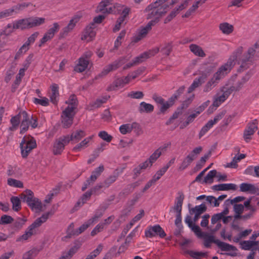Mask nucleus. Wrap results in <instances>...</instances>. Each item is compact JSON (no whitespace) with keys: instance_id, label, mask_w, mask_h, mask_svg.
<instances>
[{"instance_id":"f257e3e1","label":"nucleus","mask_w":259,"mask_h":259,"mask_svg":"<svg viewBox=\"0 0 259 259\" xmlns=\"http://www.w3.org/2000/svg\"><path fill=\"white\" fill-rule=\"evenodd\" d=\"M198 238H204V246L206 248H210L211 243H213L215 244L223 251H229L230 250L237 251V248L231 244L227 243L221 241L219 239H215V237L212 234H209L207 233L202 232L200 229L195 234Z\"/></svg>"},{"instance_id":"f03ea898","label":"nucleus","mask_w":259,"mask_h":259,"mask_svg":"<svg viewBox=\"0 0 259 259\" xmlns=\"http://www.w3.org/2000/svg\"><path fill=\"white\" fill-rule=\"evenodd\" d=\"M242 47L239 48L233 54L230 56L227 63L221 66L215 72L214 77L215 80H220L225 74L229 72L231 69L235 65V61L237 59L238 56L242 53Z\"/></svg>"},{"instance_id":"7ed1b4c3","label":"nucleus","mask_w":259,"mask_h":259,"mask_svg":"<svg viewBox=\"0 0 259 259\" xmlns=\"http://www.w3.org/2000/svg\"><path fill=\"white\" fill-rule=\"evenodd\" d=\"M178 195L179 196L176 199L175 205L170 208V211L173 210L176 212V219L175 220V223L177 227L181 229L183 228V226L181 225L182 205L185 196L182 192H179Z\"/></svg>"},{"instance_id":"20e7f679","label":"nucleus","mask_w":259,"mask_h":259,"mask_svg":"<svg viewBox=\"0 0 259 259\" xmlns=\"http://www.w3.org/2000/svg\"><path fill=\"white\" fill-rule=\"evenodd\" d=\"M37 146L35 139L30 135L25 136L20 144L22 157L26 158L30 151Z\"/></svg>"},{"instance_id":"39448f33","label":"nucleus","mask_w":259,"mask_h":259,"mask_svg":"<svg viewBox=\"0 0 259 259\" xmlns=\"http://www.w3.org/2000/svg\"><path fill=\"white\" fill-rule=\"evenodd\" d=\"M105 18V17H94L93 21L90 23V24L85 27L81 39L82 40H85L89 38L88 40V41L92 40L96 34L95 31V29L97 27L96 24L102 23Z\"/></svg>"},{"instance_id":"423d86ee","label":"nucleus","mask_w":259,"mask_h":259,"mask_svg":"<svg viewBox=\"0 0 259 259\" xmlns=\"http://www.w3.org/2000/svg\"><path fill=\"white\" fill-rule=\"evenodd\" d=\"M44 22L45 19L41 17L33 21H31L30 18L22 19L17 21L16 24L13 25V28H19L23 30L39 26Z\"/></svg>"},{"instance_id":"0eeeda50","label":"nucleus","mask_w":259,"mask_h":259,"mask_svg":"<svg viewBox=\"0 0 259 259\" xmlns=\"http://www.w3.org/2000/svg\"><path fill=\"white\" fill-rule=\"evenodd\" d=\"M160 17H155L154 19L149 21L145 26L139 30L138 34L133 36L132 42L137 43L143 38L145 37L148 33L151 30L152 26H154L160 21Z\"/></svg>"},{"instance_id":"6e6552de","label":"nucleus","mask_w":259,"mask_h":259,"mask_svg":"<svg viewBox=\"0 0 259 259\" xmlns=\"http://www.w3.org/2000/svg\"><path fill=\"white\" fill-rule=\"evenodd\" d=\"M145 236L148 238H152L155 236H159L163 238L166 236V233L159 225H156L153 226H149L145 232Z\"/></svg>"},{"instance_id":"1a4fd4ad","label":"nucleus","mask_w":259,"mask_h":259,"mask_svg":"<svg viewBox=\"0 0 259 259\" xmlns=\"http://www.w3.org/2000/svg\"><path fill=\"white\" fill-rule=\"evenodd\" d=\"M257 120L254 119L251 122L248 123L246 128L243 132V139L246 143H248L252 139L251 136L253 135L257 130Z\"/></svg>"},{"instance_id":"9d476101","label":"nucleus","mask_w":259,"mask_h":259,"mask_svg":"<svg viewBox=\"0 0 259 259\" xmlns=\"http://www.w3.org/2000/svg\"><path fill=\"white\" fill-rule=\"evenodd\" d=\"M255 54L253 48H250L247 51L246 54L243 55L239 60V64H240V68L247 69L249 67L248 65H251L252 62V58Z\"/></svg>"},{"instance_id":"9b49d317","label":"nucleus","mask_w":259,"mask_h":259,"mask_svg":"<svg viewBox=\"0 0 259 259\" xmlns=\"http://www.w3.org/2000/svg\"><path fill=\"white\" fill-rule=\"evenodd\" d=\"M75 113L69 108H66L61 115L62 123L65 128H69L73 123Z\"/></svg>"},{"instance_id":"f8f14e48","label":"nucleus","mask_w":259,"mask_h":259,"mask_svg":"<svg viewBox=\"0 0 259 259\" xmlns=\"http://www.w3.org/2000/svg\"><path fill=\"white\" fill-rule=\"evenodd\" d=\"M108 11V14L126 16L130 14L131 9L123 5L116 4L113 7H109Z\"/></svg>"},{"instance_id":"ddd939ff","label":"nucleus","mask_w":259,"mask_h":259,"mask_svg":"<svg viewBox=\"0 0 259 259\" xmlns=\"http://www.w3.org/2000/svg\"><path fill=\"white\" fill-rule=\"evenodd\" d=\"M152 99L157 104L161 106L159 107V112L158 114H164L166 110L171 107V103L169 102V99L166 102L161 96H158L157 94H154L152 97Z\"/></svg>"},{"instance_id":"4468645a","label":"nucleus","mask_w":259,"mask_h":259,"mask_svg":"<svg viewBox=\"0 0 259 259\" xmlns=\"http://www.w3.org/2000/svg\"><path fill=\"white\" fill-rule=\"evenodd\" d=\"M60 27L59 23L56 22L53 23L52 27L47 31L43 37L41 39L40 44L39 45V46L40 47L42 44L52 39L55 33L59 31Z\"/></svg>"},{"instance_id":"2eb2a0df","label":"nucleus","mask_w":259,"mask_h":259,"mask_svg":"<svg viewBox=\"0 0 259 259\" xmlns=\"http://www.w3.org/2000/svg\"><path fill=\"white\" fill-rule=\"evenodd\" d=\"M169 0H156L155 2L150 4L145 10L146 12H150L148 14L149 16H156L155 15L154 11L159 9L160 7L167 4H169Z\"/></svg>"},{"instance_id":"dca6fc26","label":"nucleus","mask_w":259,"mask_h":259,"mask_svg":"<svg viewBox=\"0 0 259 259\" xmlns=\"http://www.w3.org/2000/svg\"><path fill=\"white\" fill-rule=\"evenodd\" d=\"M129 81L130 77L128 76L125 77L118 78L108 87L106 91L108 92L116 91L119 87H123L125 84L128 83Z\"/></svg>"},{"instance_id":"f3484780","label":"nucleus","mask_w":259,"mask_h":259,"mask_svg":"<svg viewBox=\"0 0 259 259\" xmlns=\"http://www.w3.org/2000/svg\"><path fill=\"white\" fill-rule=\"evenodd\" d=\"M207 77L208 73H202L200 76L198 78H196L194 80L192 84L188 88L187 93L190 94L194 91L196 88L201 85V84L205 81Z\"/></svg>"},{"instance_id":"a211bd4d","label":"nucleus","mask_w":259,"mask_h":259,"mask_svg":"<svg viewBox=\"0 0 259 259\" xmlns=\"http://www.w3.org/2000/svg\"><path fill=\"white\" fill-rule=\"evenodd\" d=\"M79 18V17H76L70 20L68 25L66 27H64L60 32V37H65L68 35V34L69 32H70L73 29V28L75 27L76 25V24L79 20V19H78Z\"/></svg>"},{"instance_id":"6ab92c4d","label":"nucleus","mask_w":259,"mask_h":259,"mask_svg":"<svg viewBox=\"0 0 259 259\" xmlns=\"http://www.w3.org/2000/svg\"><path fill=\"white\" fill-rule=\"evenodd\" d=\"M240 191L242 192H248L251 194L259 195V188L254 185L243 183L240 185Z\"/></svg>"},{"instance_id":"aec40b11","label":"nucleus","mask_w":259,"mask_h":259,"mask_svg":"<svg viewBox=\"0 0 259 259\" xmlns=\"http://www.w3.org/2000/svg\"><path fill=\"white\" fill-rule=\"evenodd\" d=\"M179 1V0H171L169 4H167V5L164 4V5L160 7L159 9H157L156 11L154 12L155 15H156V16H162V15H165L169 9L177 4Z\"/></svg>"},{"instance_id":"412c9836","label":"nucleus","mask_w":259,"mask_h":259,"mask_svg":"<svg viewBox=\"0 0 259 259\" xmlns=\"http://www.w3.org/2000/svg\"><path fill=\"white\" fill-rule=\"evenodd\" d=\"M54 212L52 211H49L43 214L40 217L35 220V221L31 225V229L32 228L35 229L40 227L42 223L47 221L49 217L52 216Z\"/></svg>"},{"instance_id":"4be33fe9","label":"nucleus","mask_w":259,"mask_h":259,"mask_svg":"<svg viewBox=\"0 0 259 259\" xmlns=\"http://www.w3.org/2000/svg\"><path fill=\"white\" fill-rule=\"evenodd\" d=\"M32 5L31 3H23L21 4L17 5L15 6H14L13 8L10 9L6 10L4 11L0 12V16H5L6 15H12L13 12H14L15 10H20L22 8L27 7L29 5Z\"/></svg>"},{"instance_id":"5701e85b","label":"nucleus","mask_w":259,"mask_h":259,"mask_svg":"<svg viewBox=\"0 0 259 259\" xmlns=\"http://www.w3.org/2000/svg\"><path fill=\"white\" fill-rule=\"evenodd\" d=\"M237 186L234 184H221L214 185L212 187V189L214 191H226V190H236Z\"/></svg>"},{"instance_id":"b1692460","label":"nucleus","mask_w":259,"mask_h":259,"mask_svg":"<svg viewBox=\"0 0 259 259\" xmlns=\"http://www.w3.org/2000/svg\"><path fill=\"white\" fill-rule=\"evenodd\" d=\"M89 61V60L81 57L79 59L78 64L75 66L74 71L77 72H82L87 68Z\"/></svg>"},{"instance_id":"393cba45","label":"nucleus","mask_w":259,"mask_h":259,"mask_svg":"<svg viewBox=\"0 0 259 259\" xmlns=\"http://www.w3.org/2000/svg\"><path fill=\"white\" fill-rule=\"evenodd\" d=\"M109 204H103L100 205L97 209H96L94 216L92 219V222L96 221L98 219L100 218L104 213L105 210L108 207Z\"/></svg>"},{"instance_id":"a878e982","label":"nucleus","mask_w":259,"mask_h":259,"mask_svg":"<svg viewBox=\"0 0 259 259\" xmlns=\"http://www.w3.org/2000/svg\"><path fill=\"white\" fill-rule=\"evenodd\" d=\"M80 246V244L75 243V245L72 247L67 252L63 253L61 256L58 259H70L77 251Z\"/></svg>"},{"instance_id":"bb28decb","label":"nucleus","mask_w":259,"mask_h":259,"mask_svg":"<svg viewBox=\"0 0 259 259\" xmlns=\"http://www.w3.org/2000/svg\"><path fill=\"white\" fill-rule=\"evenodd\" d=\"M31 209L42 211V204L41 202L37 198L33 196V199L27 204Z\"/></svg>"},{"instance_id":"cd10ccee","label":"nucleus","mask_w":259,"mask_h":259,"mask_svg":"<svg viewBox=\"0 0 259 259\" xmlns=\"http://www.w3.org/2000/svg\"><path fill=\"white\" fill-rule=\"evenodd\" d=\"M33 192L29 189H26L24 192L19 195V198L23 202H26L27 204L33 199Z\"/></svg>"},{"instance_id":"c85d7f7f","label":"nucleus","mask_w":259,"mask_h":259,"mask_svg":"<svg viewBox=\"0 0 259 259\" xmlns=\"http://www.w3.org/2000/svg\"><path fill=\"white\" fill-rule=\"evenodd\" d=\"M65 103L68 104V106L67 108H70L71 110V112H73L76 109L78 104L77 97L74 94L70 95L68 100Z\"/></svg>"},{"instance_id":"c756f323","label":"nucleus","mask_w":259,"mask_h":259,"mask_svg":"<svg viewBox=\"0 0 259 259\" xmlns=\"http://www.w3.org/2000/svg\"><path fill=\"white\" fill-rule=\"evenodd\" d=\"M154 106L151 104L147 103L145 102H142L138 108L139 111L142 113H151L154 110Z\"/></svg>"},{"instance_id":"7c9ffc66","label":"nucleus","mask_w":259,"mask_h":259,"mask_svg":"<svg viewBox=\"0 0 259 259\" xmlns=\"http://www.w3.org/2000/svg\"><path fill=\"white\" fill-rule=\"evenodd\" d=\"M122 170L121 169L119 171H118V169H116V170L114 172V175L110 176L107 179H106L103 184L105 186V188L109 187L113 183H114L117 179L118 177L119 174L121 173Z\"/></svg>"},{"instance_id":"2f4dec72","label":"nucleus","mask_w":259,"mask_h":259,"mask_svg":"<svg viewBox=\"0 0 259 259\" xmlns=\"http://www.w3.org/2000/svg\"><path fill=\"white\" fill-rule=\"evenodd\" d=\"M51 88L52 91V94L50 96L51 101L54 104H57L58 102L57 97L59 95L58 85L56 83H54Z\"/></svg>"},{"instance_id":"473e14b6","label":"nucleus","mask_w":259,"mask_h":259,"mask_svg":"<svg viewBox=\"0 0 259 259\" xmlns=\"http://www.w3.org/2000/svg\"><path fill=\"white\" fill-rule=\"evenodd\" d=\"M218 172L217 170L213 169L208 172L206 176L204 177L202 183L211 184L213 182L214 178L217 177Z\"/></svg>"},{"instance_id":"72a5a7b5","label":"nucleus","mask_w":259,"mask_h":259,"mask_svg":"<svg viewBox=\"0 0 259 259\" xmlns=\"http://www.w3.org/2000/svg\"><path fill=\"white\" fill-rule=\"evenodd\" d=\"M172 50V42H165L160 46V52L163 55L167 56H169Z\"/></svg>"},{"instance_id":"f704fd0d","label":"nucleus","mask_w":259,"mask_h":259,"mask_svg":"<svg viewBox=\"0 0 259 259\" xmlns=\"http://www.w3.org/2000/svg\"><path fill=\"white\" fill-rule=\"evenodd\" d=\"M190 49L195 55L200 57H204L205 54L201 47L195 44H191L190 47Z\"/></svg>"},{"instance_id":"c9c22d12","label":"nucleus","mask_w":259,"mask_h":259,"mask_svg":"<svg viewBox=\"0 0 259 259\" xmlns=\"http://www.w3.org/2000/svg\"><path fill=\"white\" fill-rule=\"evenodd\" d=\"M207 210V207L204 203H202L199 205H196L194 208L190 209V214L196 213L201 215Z\"/></svg>"},{"instance_id":"e433bc0d","label":"nucleus","mask_w":259,"mask_h":259,"mask_svg":"<svg viewBox=\"0 0 259 259\" xmlns=\"http://www.w3.org/2000/svg\"><path fill=\"white\" fill-rule=\"evenodd\" d=\"M185 89V87L184 85L180 87L178 90L176 91L175 93L169 98V102L171 103L170 105H173L175 104V101L178 99L180 96L184 93Z\"/></svg>"},{"instance_id":"4c0bfd02","label":"nucleus","mask_w":259,"mask_h":259,"mask_svg":"<svg viewBox=\"0 0 259 259\" xmlns=\"http://www.w3.org/2000/svg\"><path fill=\"white\" fill-rule=\"evenodd\" d=\"M21 119V113H19L17 115L11 118L10 122L12 124V126L10 127L9 130L13 131L17 129L20 124Z\"/></svg>"},{"instance_id":"58836bf2","label":"nucleus","mask_w":259,"mask_h":259,"mask_svg":"<svg viewBox=\"0 0 259 259\" xmlns=\"http://www.w3.org/2000/svg\"><path fill=\"white\" fill-rule=\"evenodd\" d=\"M189 0H186L178 7L175 8L169 13L168 16H176L180 11L184 9L188 4Z\"/></svg>"},{"instance_id":"ea45409f","label":"nucleus","mask_w":259,"mask_h":259,"mask_svg":"<svg viewBox=\"0 0 259 259\" xmlns=\"http://www.w3.org/2000/svg\"><path fill=\"white\" fill-rule=\"evenodd\" d=\"M220 29L224 34H229L233 31V26L232 25L227 22L221 23L219 26Z\"/></svg>"},{"instance_id":"a19ab883","label":"nucleus","mask_w":259,"mask_h":259,"mask_svg":"<svg viewBox=\"0 0 259 259\" xmlns=\"http://www.w3.org/2000/svg\"><path fill=\"white\" fill-rule=\"evenodd\" d=\"M109 4L106 3L105 1L101 2L97 7L96 11L97 13H101L102 14H108L109 8L107 7Z\"/></svg>"},{"instance_id":"79ce46f5","label":"nucleus","mask_w":259,"mask_h":259,"mask_svg":"<svg viewBox=\"0 0 259 259\" xmlns=\"http://www.w3.org/2000/svg\"><path fill=\"white\" fill-rule=\"evenodd\" d=\"M85 136V132L82 130H77L71 135V140L72 141H75V142H78L82 138Z\"/></svg>"},{"instance_id":"37998d69","label":"nucleus","mask_w":259,"mask_h":259,"mask_svg":"<svg viewBox=\"0 0 259 259\" xmlns=\"http://www.w3.org/2000/svg\"><path fill=\"white\" fill-rule=\"evenodd\" d=\"M185 221L186 223L188 224V227L191 228V230L195 233V234H196L201 229L198 226L196 225L194 223H193L190 216L187 215L185 218Z\"/></svg>"},{"instance_id":"c03bdc74","label":"nucleus","mask_w":259,"mask_h":259,"mask_svg":"<svg viewBox=\"0 0 259 259\" xmlns=\"http://www.w3.org/2000/svg\"><path fill=\"white\" fill-rule=\"evenodd\" d=\"M211 154V151L210 150L208 152L207 154H206L204 156L202 157L200 160L197 163L194 169L196 170H198L200 169L202 166L205 164L206 160L208 159V158L210 156Z\"/></svg>"},{"instance_id":"a18cd8bd","label":"nucleus","mask_w":259,"mask_h":259,"mask_svg":"<svg viewBox=\"0 0 259 259\" xmlns=\"http://www.w3.org/2000/svg\"><path fill=\"white\" fill-rule=\"evenodd\" d=\"M11 202L12 203L13 209L15 211H18L21 208V200L18 197L12 196L11 198Z\"/></svg>"},{"instance_id":"49530a36","label":"nucleus","mask_w":259,"mask_h":259,"mask_svg":"<svg viewBox=\"0 0 259 259\" xmlns=\"http://www.w3.org/2000/svg\"><path fill=\"white\" fill-rule=\"evenodd\" d=\"M104 167L103 165H100L97 167L92 173L90 178L92 180V182H95L97 178L100 176L101 173L104 171Z\"/></svg>"},{"instance_id":"de8ad7c7","label":"nucleus","mask_w":259,"mask_h":259,"mask_svg":"<svg viewBox=\"0 0 259 259\" xmlns=\"http://www.w3.org/2000/svg\"><path fill=\"white\" fill-rule=\"evenodd\" d=\"M35 228L31 229V225H30L25 231V233L18 238L16 241H21L22 240H26L33 234V230Z\"/></svg>"},{"instance_id":"09e8293b","label":"nucleus","mask_w":259,"mask_h":259,"mask_svg":"<svg viewBox=\"0 0 259 259\" xmlns=\"http://www.w3.org/2000/svg\"><path fill=\"white\" fill-rule=\"evenodd\" d=\"M194 160L193 158H192L189 154L186 156V157L183 160L182 163L180 164L179 170L180 171L184 170Z\"/></svg>"},{"instance_id":"8fccbe9b","label":"nucleus","mask_w":259,"mask_h":259,"mask_svg":"<svg viewBox=\"0 0 259 259\" xmlns=\"http://www.w3.org/2000/svg\"><path fill=\"white\" fill-rule=\"evenodd\" d=\"M64 149V144L59 140H56L54 145L53 153L54 155L60 154Z\"/></svg>"},{"instance_id":"3c124183","label":"nucleus","mask_w":259,"mask_h":259,"mask_svg":"<svg viewBox=\"0 0 259 259\" xmlns=\"http://www.w3.org/2000/svg\"><path fill=\"white\" fill-rule=\"evenodd\" d=\"M125 17H119L116 22V24L113 28V31L116 32L119 31L120 28L126 24Z\"/></svg>"},{"instance_id":"603ef678","label":"nucleus","mask_w":259,"mask_h":259,"mask_svg":"<svg viewBox=\"0 0 259 259\" xmlns=\"http://www.w3.org/2000/svg\"><path fill=\"white\" fill-rule=\"evenodd\" d=\"M219 80H215L214 75H213V77L207 82L203 88L204 92H208L211 91L213 87H214L217 83H218Z\"/></svg>"},{"instance_id":"864d4df0","label":"nucleus","mask_w":259,"mask_h":259,"mask_svg":"<svg viewBox=\"0 0 259 259\" xmlns=\"http://www.w3.org/2000/svg\"><path fill=\"white\" fill-rule=\"evenodd\" d=\"M141 196L142 194L141 193H136L134 194L133 198L130 200H128L126 203V205L129 208V209L128 210V211L132 209L133 206Z\"/></svg>"},{"instance_id":"5fc2aeb1","label":"nucleus","mask_w":259,"mask_h":259,"mask_svg":"<svg viewBox=\"0 0 259 259\" xmlns=\"http://www.w3.org/2000/svg\"><path fill=\"white\" fill-rule=\"evenodd\" d=\"M125 62L124 57H121L118 60L115 61L112 64H109V66L112 71L115 70Z\"/></svg>"},{"instance_id":"6e6d98bb","label":"nucleus","mask_w":259,"mask_h":259,"mask_svg":"<svg viewBox=\"0 0 259 259\" xmlns=\"http://www.w3.org/2000/svg\"><path fill=\"white\" fill-rule=\"evenodd\" d=\"M213 125L212 122L211 121H208L204 126L202 127L201 128L199 134V138L200 139L202 136H203L210 128L212 127Z\"/></svg>"},{"instance_id":"4d7b16f0","label":"nucleus","mask_w":259,"mask_h":259,"mask_svg":"<svg viewBox=\"0 0 259 259\" xmlns=\"http://www.w3.org/2000/svg\"><path fill=\"white\" fill-rule=\"evenodd\" d=\"M26 220V219L24 217L23 218H17L13 224L14 227L17 229H21L25 224Z\"/></svg>"},{"instance_id":"13d9d810","label":"nucleus","mask_w":259,"mask_h":259,"mask_svg":"<svg viewBox=\"0 0 259 259\" xmlns=\"http://www.w3.org/2000/svg\"><path fill=\"white\" fill-rule=\"evenodd\" d=\"M148 58H149V53L144 52L140 56L136 57L133 61L134 62V64L137 65L142 62L144 59Z\"/></svg>"},{"instance_id":"bf43d9fd","label":"nucleus","mask_w":259,"mask_h":259,"mask_svg":"<svg viewBox=\"0 0 259 259\" xmlns=\"http://www.w3.org/2000/svg\"><path fill=\"white\" fill-rule=\"evenodd\" d=\"M161 154V152L159 149H157L154 151V152L150 156L148 159L149 163H150L151 165L153 162H154L157 159L160 157Z\"/></svg>"},{"instance_id":"052dcab7","label":"nucleus","mask_w":259,"mask_h":259,"mask_svg":"<svg viewBox=\"0 0 259 259\" xmlns=\"http://www.w3.org/2000/svg\"><path fill=\"white\" fill-rule=\"evenodd\" d=\"M33 103L35 104L40 105L42 106H48L49 105V99L46 97H43L41 99L34 98Z\"/></svg>"},{"instance_id":"680f3d73","label":"nucleus","mask_w":259,"mask_h":259,"mask_svg":"<svg viewBox=\"0 0 259 259\" xmlns=\"http://www.w3.org/2000/svg\"><path fill=\"white\" fill-rule=\"evenodd\" d=\"M8 184L17 188H22L23 187V183L21 181L11 178L8 180Z\"/></svg>"},{"instance_id":"e2e57ef3","label":"nucleus","mask_w":259,"mask_h":259,"mask_svg":"<svg viewBox=\"0 0 259 259\" xmlns=\"http://www.w3.org/2000/svg\"><path fill=\"white\" fill-rule=\"evenodd\" d=\"M14 221V219L10 216L6 214L2 215L0 220L1 225H6L11 224Z\"/></svg>"},{"instance_id":"0e129e2a","label":"nucleus","mask_w":259,"mask_h":259,"mask_svg":"<svg viewBox=\"0 0 259 259\" xmlns=\"http://www.w3.org/2000/svg\"><path fill=\"white\" fill-rule=\"evenodd\" d=\"M91 139V137H89L84 139L80 143L76 145L73 149L74 151H80L82 148L86 146L89 142L90 140Z\"/></svg>"},{"instance_id":"69168bd1","label":"nucleus","mask_w":259,"mask_h":259,"mask_svg":"<svg viewBox=\"0 0 259 259\" xmlns=\"http://www.w3.org/2000/svg\"><path fill=\"white\" fill-rule=\"evenodd\" d=\"M245 199V197L244 196H237L233 199H228L225 201V205H230V204H232L234 203L241 202L244 200Z\"/></svg>"},{"instance_id":"338daca9","label":"nucleus","mask_w":259,"mask_h":259,"mask_svg":"<svg viewBox=\"0 0 259 259\" xmlns=\"http://www.w3.org/2000/svg\"><path fill=\"white\" fill-rule=\"evenodd\" d=\"M107 98H104L103 99H98L95 102L90 103V106L93 108L100 107L103 103H105Z\"/></svg>"},{"instance_id":"774afa93","label":"nucleus","mask_w":259,"mask_h":259,"mask_svg":"<svg viewBox=\"0 0 259 259\" xmlns=\"http://www.w3.org/2000/svg\"><path fill=\"white\" fill-rule=\"evenodd\" d=\"M119 131L122 134L125 135L132 132L131 124H124L119 127Z\"/></svg>"}]
</instances>
